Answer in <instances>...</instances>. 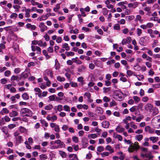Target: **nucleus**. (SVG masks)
<instances>
[{
    "label": "nucleus",
    "mask_w": 160,
    "mask_h": 160,
    "mask_svg": "<svg viewBox=\"0 0 160 160\" xmlns=\"http://www.w3.org/2000/svg\"><path fill=\"white\" fill-rule=\"evenodd\" d=\"M20 114L23 117H30L32 115V112L27 108H23L20 111Z\"/></svg>",
    "instance_id": "1"
},
{
    "label": "nucleus",
    "mask_w": 160,
    "mask_h": 160,
    "mask_svg": "<svg viewBox=\"0 0 160 160\" xmlns=\"http://www.w3.org/2000/svg\"><path fill=\"white\" fill-rule=\"evenodd\" d=\"M149 37L148 36H145L142 37L140 38L139 41V43L141 45L145 46L149 43Z\"/></svg>",
    "instance_id": "2"
},
{
    "label": "nucleus",
    "mask_w": 160,
    "mask_h": 160,
    "mask_svg": "<svg viewBox=\"0 0 160 160\" xmlns=\"http://www.w3.org/2000/svg\"><path fill=\"white\" fill-rule=\"evenodd\" d=\"M114 94L116 97V98L118 100L120 101L123 98V94L119 91H116L114 92Z\"/></svg>",
    "instance_id": "3"
},
{
    "label": "nucleus",
    "mask_w": 160,
    "mask_h": 160,
    "mask_svg": "<svg viewBox=\"0 0 160 160\" xmlns=\"http://www.w3.org/2000/svg\"><path fill=\"white\" fill-rule=\"evenodd\" d=\"M50 126L53 128L54 130L57 132H59L60 131V128L59 126L56 123H50Z\"/></svg>",
    "instance_id": "4"
},
{
    "label": "nucleus",
    "mask_w": 160,
    "mask_h": 160,
    "mask_svg": "<svg viewBox=\"0 0 160 160\" xmlns=\"http://www.w3.org/2000/svg\"><path fill=\"white\" fill-rule=\"evenodd\" d=\"M39 27L40 28V31L42 32H43L48 29L47 27L43 22H41L39 23Z\"/></svg>",
    "instance_id": "5"
},
{
    "label": "nucleus",
    "mask_w": 160,
    "mask_h": 160,
    "mask_svg": "<svg viewBox=\"0 0 160 160\" xmlns=\"http://www.w3.org/2000/svg\"><path fill=\"white\" fill-rule=\"evenodd\" d=\"M153 106L151 103H148L144 106V109L146 111L152 112V109H153Z\"/></svg>",
    "instance_id": "6"
},
{
    "label": "nucleus",
    "mask_w": 160,
    "mask_h": 160,
    "mask_svg": "<svg viewBox=\"0 0 160 160\" xmlns=\"http://www.w3.org/2000/svg\"><path fill=\"white\" fill-rule=\"evenodd\" d=\"M16 142L15 145L16 146H18L19 143H21L23 141L22 137L19 136L17 137L16 138Z\"/></svg>",
    "instance_id": "7"
},
{
    "label": "nucleus",
    "mask_w": 160,
    "mask_h": 160,
    "mask_svg": "<svg viewBox=\"0 0 160 160\" xmlns=\"http://www.w3.org/2000/svg\"><path fill=\"white\" fill-rule=\"evenodd\" d=\"M125 129L121 125H119L116 128V131L118 133H121L124 131Z\"/></svg>",
    "instance_id": "8"
},
{
    "label": "nucleus",
    "mask_w": 160,
    "mask_h": 160,
    "mask_svg": "<svg viewBox=\"0 0 160 160\" xmlns=\"http://www.w3.org/2000/svg\"><path fill=\"white\" fill-rule=\"evenodd\" d=\"M55 143L58 144L60 148L64 147L65 146L64 143L59 139L55 141Z\"/></svg>",
    "instance_id": "9"
},
{
    "label": "nucleus",
    "mask_w": 160,
    "mask_h": 160,
    "mask_svg": "<svg viewBox=\"0 0 160 160\" xmlns=\"http://www.w3.org/2000/svg\"><path fill=\"white\" fill-rule=\"evenodd\" d=\"M145 130L146 132H148L150 133H154V130L151 128L150 127L148 126H146L145 128Z\"/></svg>",
    "instance_id": "10"
},
{
    "label": "nucleus",
    "mask_w": 160,
    "mask_h": 160,
    "mask_svg": "<svg viewBox=\"0 0 160 160\" xmlns=\"http://www.w3.org/2000/svg\"><path fill=\"white\" fill-rule=\"evenodd\" d=\"M69 160H78V158L76 154H71L68 155Z\"/></svg>",
    "instance_id": "11"
},
{
    "label": "nucleus",
    "mask_w": 160,
    "mask_h": 160,
    "mask_svg": "<svg viewBox=\"0 0 160 160\" xmlns=\"http://www.w3.org/2000/svg\"><path fill=\"white\" fill-rule=\"evenodd\" d=\"M155 123L157 124V126L160 127V116H157L153 119Z\"/></svg>",
    "instance_id": "12"
},
{
    "label": "nucleus",
    "mask_w": 160,
    "mask_h": 160,
    "mask_svg": "<svg viewBox=\"0 0 160 160\" xmlns=\"http://www.w3.org/2000/svg\"><path fill=\"white\" fill-rule=\"evenodd\" d=\"M34 91L37 92L35 94L37 95L39 98H41V89L39 88H34Z\"/></svg>",
    "instance_id": "13"
},
{
    "label": "nucleus",
    "mask_w": 160,
    "mask_h": 160,
    "mask_svg": "<svg viewBox=\"0 0 160 160\" xmlns=\"http://www.w3.org/2000/svg\"><path fill=\"white\" fill-rule=\"evenodd\" d=\"M101 124L103 128H107L109 127L110 123L107 121H104L102 122Z\"/></svg>",
    "instance_id": "14"
},
{
    "label": "nucleus",
    "mask_w": 160,
    "mask_h": 160,
    "mask_svg": "<svg viewBox=\"0 0 160 160\" xmlns=\"http://www.w3.org/2000/svg\"><path fill=\"white\" fill-rule=\"evenodd\" d=\"M149 140L153 143H155L158 141L159 138L158 137L152 136L149 138Z\"/></svg>",
    "instance_id": "15"
},
{
    "label": "nucleus",
    "mask_w": 160,
    "mask_h": 160,
    "mask_svg": "<svg viewBox=\"0 0 160 160\" xmlns=\"http://www.w3.org/2000/svg\"><path fill=\"white\" fill-rule=\"evenodd\" d=\"M138 2H135L133 3H129L128 4V6L129 8H136L138 5Z\"/></svg>",
    "instance_id": "16"
},
{
    "label": "nucleus",
    "mask_w": 160,
    "mask_h": 160,
    "mask_svg": "<svg viewBox=\"0 0 160 160\" xmlns=\"http://www.w3.org/2000/svg\"><path fill=\"white\" fill-rule=\"evenodd\" d=\"M113 135L114 138L118 139L119 141H122V137L121 135L118 134L117 133L115 132L113 133Z\"/></svg>",
    "instance_id": "17"
},
{
    "label": "nucleus",
    "mask_w": 160,
    "mask_h": 160,
    "mask_svg": "<svg viewBox=\"0 0 160 160\" xmlns=\"http://www.w3.org/2000/svg\"><path fill=\"white\" fill-rule=\"evenodd\" d=\"M105 149L106 150L109 151V152L110 154L114 152V149L110 145L107 146L105 147Z\"/></svg>",
    "instance_id": "18"
},
{
    "label": "nucleus",
    "mask_w": 160,
    "mask_h": 160,
    "mask_svg": "<svg viewBox=\"0 0 160 160\" xmlns=\"http://www.w3.org/2000/svg\"><path fill=\"white\" fill-rule=\"evenodd\" d=\"M152 115L153 116L157 115L158 113V109L156 107H153L152 109Z\"/></svg>",
    "instance_id": "19"
},
{
    "label": "nucleus",
    "mask_w": 160,
    "mask_h": 160,
    "mask_svg": "<svg viewBox=\"0 0 160 160\" xmlns=\"http://www.w3.org/2000/svg\"><path fill=\"white\" fill-rule=\"evenodd\" d=\"M97 137V135L95 133L90 134L88 136V139H95Z\"/></svg>",
    "instance_id": "20"
},
{
    "label": "nucleus",
    "mask_w": 160,
    "mask_h": 160,
    "mask_svg": "<svg viewBox=\"0 0 160 160\" xmlns=\"http://www.w3.org/2000/svg\"><path fill=\"white\" fill-rule=\"evenodd\" d=\"M38 45L40 47H46L47 44L46 42H42L41 40H40L38 41Z\"/></svg>",
    "instance_id": "21"
},
{
    "label": "nucleus",
    "mask_w": 160,
    "mask_h": 160,
    "mask_svg": "<svg viewBox=\"0 0 160 160\" xmlns=\"http://www.w3.org/2000/svg\"><path fill=\"white\" fill-rule=\"evenodd\" d=\"M45 74L48 75H49L51 78L53 77V73L52 71L51 70H47L45 71Z\"/></svg>",
    "instance_id": "22"
},
{
    "label": "nucleus",
    "mask_w": 160,
    "mask_h": 160,
    "mask_svg": "<svg viewBox=\"0 0 160 160\" xmlns=\"http://www.w3.org/2000/svg\"><path fill=\"white\" fill-rule=\"evenodd\" d=\"M27 27L28 28H31L32 30H35L36 28V27L35 25H32L30 23H28L26 25Z\"/></svg>",
    "instance_id": "23"
},
{
    "label": "nucleus",
    "mask_w": 160,
    "mask_h": 160,
    "mask_svg": "<svg viewBox=\"0 0 160 160\" xmlns=\"http://www.w3.org/2000/svg\"><path fill=\"white\" fill-rule=\"evenodd\" d=\"M18 113L16 111H13L9 113V116L11 117H13L18 115Z\"/></svg>",
    "instance_id": "24"
},
{
    "label": "nucleus",
    "mask_w": 160,
    "mask_h": 160,
    "mask_svg": "<svg viewBox=\"0 0 160 160\" xmlns=\"http://www.w3.org/2000/svg\"><path fill=\"white\" fill-rule=\"evenodd\" d=\"M143 136L142 134H138L136 135L135 137V138L136 140L138 141H141L142 139Z\"/></svg>",
    "instance_id": "25"
},
{
    "label": "nucleus",
    "mask_w": 160,
    "mask_h": 160,
    "mask_svg": "<svg viewBox=\"0 0 160 160\" xmlns=\"http://www.w3.org/2000/svg\"><path fill=\"white\" fill-rule=\"evenodd\" d=\"M137 78L138 81H143L144 79V76L142 75H134Z\"/></svg>",
    "instance_id": "26"
},
{
    "label": "nucleus",
    "mask_w": 160,
    "mask_h": 160,
    "mask_svg": "<svg viewBox=\"0 0 160 160\" xmlns=\"http://www.w3.org/2000/svg\"><path fill=\"white\" fill-rule=\"evenodd\" d=\"M135 150H137V149H136L134 146L132 145L130 146L128 149V151L130 152H132Z\"/></svg>",
    "instance_id": "27"
},
{
    "label": "nucleus",
    "mask_w": 160,
    "mask_h": 160,
    "mask_svg": "<svg viewBox=\"0 0 160 160\" xmlns=\"http://www.w3.org/2000/svg\"><path fill=\"white\" fill-rule=\"evenodd\" d=\"M26 10V11H25V16L27 18H29L30 17V13L31 10L29 8H27V9Z\"/></svg>",
    "instance_id": "28"
},
{
    "label": "nucleus",
    "mask_w": 160,
    "mask_h": 160,
    "mask_svg": "<svg viewBox=\"0 0 160 160\" xmlns=\"http://www.w3.org/2000/svg\"><path fill=\"white\" fill-rule=\"evenodd\" d=\"M9 112L8 110L6 108H3L1 111L0 113L2 115H4L5 114L8 113Z\"/></svg>",
    "instance_id": "29"
},
{
    "label": "nucleus",
    "mask_w": 160,
    "mask_h": 160,
    "mask_svg": "<svg viewBox=\"0 0 160 160\" xmlns=\"http://www.w3.org/2000/svg\"><path fill=\"white\" fill-rule=\"evenodd\" d=\"M62 47L63 48H65L66 51H68L70 50V47L67 43H64L62 44Z\"/></svg>",
    "instance_id": "30"
},
{
    "label": "nucleus",
    "mask_w": 160,
    "mask_h": 160,
    "mask_svg": "<svg viewBox=\"0 0 160 160\" xmlns=\"http://www.w3.org/2000/svg\"><path fill=\"white\" fill-rule=\"evenodd\" d=\"M86 69V67L83 65H82L79 66L78 68V71L79 72H82Z\"/></svg>",
    "instance_id": "31"
},
{
    "label": "nucleus",
    "mask_w": 160,
    "mask_h": 160,
    "mask_svg": "<svg viewBox=\"0 0 160 160\" xmlns=\"http://www.w3.org/2000/svg\"><path fill=\"white\" fill-rule=\"evenodd\" d=\"M148 33L150 34V36L152 38H154L155 37V36L153 34V30L152 29H149L147 30Z\"/></svg>",
    "instance_id": "32"
},
{
    "label": "nucleus",
    "mask_w": 160,
    "mask_h": 160,
    "mask_svg": "<svg viewBox=\"0 0 160 160\" xmlns=\"http://www.w3.org/2000/svg\"><path fill=\"white\" fill-rule=\"evenodd\" d=\"M23 99L25 100H27L29 99V97L27 93H24L22 96Z\"/></svg>",
    "instance_id": "33"
},
{
    "label": "nucleus",
    "mask_w": 160,
    "mask_h": 160,
    "mask_svg": "<svg viewBox=\"0 0 160 160\" xmlns=\"http://www.w3.org/2000/svg\"><path fill=\"white\" fill-rule=\"evenodd\" d=\"M77 57H76L75 58H72V60H74V62L78 64H81L82 63V62L80 60H78Z\"/></svg>",
    "instance_id": "34"
},
{
    "label": "nucleus",
    "mask_w": 160,
    "mask_h": 160,
    "mask_svg": "<svg viewBox=\"0 0 160 160\" xmlns=\"http://www.w3.org/2000/svg\"><path fill=\"white\" fill-rule=\"evenodd\" d=\"M19 131L21 133H26L27 132L26 129L22 126H21L19 128Z\"/></svg>",
    "instance_id": "35"
},
{
    "label": "nucleus",
    "mask_w": 160,
    "mask_h": 160,
    "mask_svg": "<svg viewBox=\"0 0 160 160\" xmlns=\"http://www.w3.org/2000/svg\"><path fill=\"white\" fill-rule=\"evenodd\" d=\"M140 68L141 67L138 63L135 64L134 66V69L135 71H139Z\"/></svg>",
    "instance_id": "36"
},
{
    "label": "nucleus",
    "mask_w": 160,
    "mask_h": 160,
    "mask_svg": "<svg viewBox=\"0 0 160 160\" xmlns=\"http://www.w3.org/2000/svg\"><path fill=\"white\" fill-rule=\"evenodd\" d=\"M79 32V30L78 29H75L74 30L71 29L69 31V33L70 34L74 33L77 34Z\"/></svg>",
    "instance_id": "37"
},
{
    "label": "nucleus",
    "mask_w": 160,
    "mask_h": 160,
    "mask_svg": "<svg viewBox=\"0 0 160 160\" xmlns=\"http://www.w3.org/2000/svg\"><path fill=\"white\" fill-rule=\"evenodd\" d=\"M53 108V106L52 104H50L48 105L45 106L44 107V109L47 110H51Z\"/></svg>",
    "instance_id": "38"
},
{
    "label": "nucleus",
    "mask_w": 160,
    "mask_h": 160,
    "mask_svg": "<svg viewBox=\"0 0 160 160\" xmlns=\"http://www.w3.org/2000/svg\"><path fill=\"white\" fill-rule=\"evenodd\" d=\"M135 17L133 15L127 16L126 17L127 21H129L134 19Z\"/></svg>",
    "instance_id": "39"
},
{
    "label": "nucleus",
    "mask_w": 160,
    "mask_h": 160,
    "mask_svg": "<svg viewBox=\"0 0 160 160\" xmlns=\"http://www.w3.org/2000/svg\"><path fill=\"white\" fill-rule=\"evenodd\" d=\"M84 78L82 77H80L78 78V81L80 82L82 85L84 84Z\"/></svg>",
    "instance_id": "40"
},
{
    "label": "nucleus",
    "mask_w": 160,
    "mask_h": 160,
    "mask_svg": "<svg viewBox=\"0 0 160 160\" xmlns=\"http://www.w3.org/2000/svg\"><path fill=\"white\" fill-rule=\"evenodd\" d=\"M127 74L129 76H131L132 75L134 76L135 74L134 73L130 70H127Z\"/></svg>",
    "instance_id": "41"
},
{
    "label": "nucleus",
    "mask_w": 160,
    "mask_h": 160,
    "mask_svg": "<svg viewBox=\"0 0 160 160\" xmlns=\"http://www.w3.org/2000/svg\"><path fill=\"white\" fill-rule=\"evenodd\" d=\"M41 123L42 124V125L44 126L45 127H47L48 126V123L44 120H41L40 121Z\"/></svg>",
    "instance_id": "42"
},
{
    "label": "nucleus",
    "mask_w": 160,
    "mask_h": 160,
    "mask_svg": "<svg viewBox=\"0 0 160 160\" xmlns=\"http://www.w3.org/2000/svg\"><path fill=\"white\" fill-rule=\"evenodd\" d=\"M109 153L107 152H104L101 153V157L102 158H104L106 156H108L109 155Z\"/></svg>",
    "instance_id": "43"
},
{
    "label": "nucleus",
    "mask_w": 160,
    "mask_h": 160,
    "mask_svg": "<svg viewBox=\"0 0 160 160\" xmlns=\"http://www.w3.org/2000/svg\"><path fill=\"white\" fill-rule=\"evenodd\" d=\"M133 99L134 101H135L136 103L138 102L141 100L140 98L139 97L137 96H134L133 97Z\"/></svg>",
    "instance_id": "44"
},
{
    "label": "nucleus",
    "mask_w": 160,
    "mask_h": 160,
    "mask_svg": "<svg viewBox=\"0 0 160 160\" xmlns=\"http://www.w3.org/2000/svg\"><path fill=\"white\" fill-rule=\"evenodd\" d=\"M59 154L62 158H65L67 155L66 153L62 151H59Z\"/></svg>",
    "instance_id": "45"
},
{
    "label": "nucleus",
    "mask_w": 160,
    "mask_h": 160,
    "mask_svg": "<svg viewBox=\"0 0 160 160\" xmlns=\"http://www.w3.org/2000/svg\"><path fill=\"white\" fill-rule=\"evenodd\" d=\"M64 110L66 112H69L70 111V107L67 105H65L63 106Z\"/></svg>",
    "instance_id": "46"
},
{
    "label": "nucleus",
    "mask_w": 160,
    "mask_h": 160,
    "mask_svg": "<svg viewBox=\"0 0 160 160\" xmlns=\"http://www.w3.org/2000/svg\"><path fill=\"white\" fill-rule=\"evenodd\" d=\"M57 80L59 82H63L65 80V78L63 77L58 76L57 77Z\"/></svg>",
    "instance_id": "47"
},
{
    "label": "nucleus",
    "mask_w": 160,
    "mask_h": 160,
    "mask_svg": "<svg viewBox=\"0 0 160 160\" xmlns=\"http://www.w3.org/2000/svg\"><path fill=\"white\" fill-rule=\"evenodd\" d=\"M57 110L59 112H61L63 110V107L61 105H58L57 107Z\"/></svg>",
    "instance_id": "48"
},
{
    "label": "nucleus",
    "mask_w": 160,
    "mask_h": 160,
    "mask_svg": "<svg viewBox=\"0 0 160 160\" xmlns=\"http://www.w3.org/2000/svg\"><path fill=\"white\" fill-rule=\"evenodd\" d=\"M130 127L134 129H136L138 128L137 126L133 122H130Z\"/></svg>",
    "instance_id": "49"
},
{
    "label": "nucleus",
    "mask_w": 160,
    "mask_h": 160,
    "mask_svg": "<svg viewBox=\"0 0 160 160\" xmlns=\"http://www.w3.org/2000/svg\"><path fill=\"white\" fill-rule=\"evenodd\" d=\"M146 24L147 28H151L154 26L153 23L150 22L147 23Z\"/></svg>",
    "instance_id": "50"
},
{
    "label": "nucleus",
    "mask_w": 160,
    "mask_h": 160,
    "mask_svg": "<svg viewBox=\"0 0 160 160\" xmlns=\"http://www.w3.org/2000/svg\"><path fill=\"white\" fill-rule=\"evenodd\" d=\"M39 86L42 89H44L47 87L46 85L44 83H40L39 85Z\"/></svg>",
    "instance_id": "51"
},
{
    "label": "nucleus",
    "mask_w": 160,
    "mask_h": 160,
    "mask_svg": "<svg viewBox=\"0 0 160 160\" xmlns=\"http://www.w3.org/2000/svg\"><path fill=\"white\" fill-rule=\"evenodd\" d=\"M60 8V4H57L55 8L53 9V11L55 12H57L58 10Z\"/></svg>",
    "instance_id": "52"
},
{
    "label": "nucleus",
    "mask_w": 160,
    "mask_h": 160,
    "mask_svg": "<svg viewBox=\"0 0 160 160\" xmlns=\"http://www.w3.org/2000/svg\"><path fill=\"white\" fill-rule=\"evenodd\" d=\"M13 3L14 4L22 5V2L21 0H14Z\"/></svg>",
    "instance_id": "53"
},
{
    "label": "nucleus",
    "mask_w": 160,
    "mask_h": 160,
    "mask_svg": "<svg viewBox=\"0 0 160 160\" xmlns=\"http://www.w3.org/2000/svg\"><path fill=\"white\" fill-rule=\"evenodd\" d=\"M48 18L47 16L46 15H44L42 16L40 18V21H44L46 20Z\"/></svg>",
    "instance_id": "54"
},
{
    "label": "nucleus",
    "mask_w": 160,
    "mask_h": 160,
    "mask_svg": "<svg viewBox=\"0 0 160 160\" xmlns=\"http://www.w3.org/2000/svg\"><path fill=\"white\" fill-rule=\"evenodd\" d=\"M80 11L81 12V14L82 16L85 17L86 16V14L84 12V10L83 8H81L80 9Z\"/></svg>",
    "instance_id": "55"
},
{
    "label": "nucleus",
    "mask_w": 160,
    "mask_h": 160,
    "mask_svg": "<svg viewBox=\"0 0 160 160\" xmlns=\"http://www.w3.org/2000/svg\"><path fill=\"white\" fill-rule=\"evenodd\" d=\"M2 131L5 134H7L8 133V130L6 127H4L2 128Z\"/></svg>",
    "instance_id": "56"
},
{
    "label": "nucleus",
    "mask_w": 160,
    "mask_h": 160,
    "mask_svg": "<svg viewBox=\"0 0 160 160\" xmlns=\"http://www.w3.org/2000/svg\"><path fill=\"white\" fill-rule=\"evenodd\" d=\"M82 30L84 31L85 32H89L90 31V29L86 27H83L82 28Z\"/></svg>",
    "instance_id": "57"
},
{
    "label": "nucleus",
    "mask_w": 160,
    "mask_h": 160,
    "mask_svg": "<svg viewBox=\"0 0 160 160\" xmlns=\"http://www.w3.org/2000/svg\"><path fill=\"white\" fill-rule=\"evenodd\" d=\"M13 7L16 10L15 12H18L19 11V10L20 8V6L18 5H13Z\"/></svg>",
    "instance_id": "58"
},
{
    "label": "nucleus",
    "mask_w": 160,
    "mask_h": 160,
    "mask_svg": "<svg viewBox=\"0 0 160 160\" xmlns=\"http://www.w3.org/2000/svg\"><path fill=\"white\" fill-rule=\"evenodd\" d=\"M111 88L110 87L108 88H103V92L105 93H107L110 91L111 90Z\"/></svg>",
    "instance_id": "59"
},
{
    "label": "nucleus",
    "mask_w": 160,
    "mask_h": 160,
    "mask_svg": "<svg viewBox=\"0 0 160 160\" xmlns=\"http://www.w3.org/2000/svg\"><path fill=\"white\" fill-rule=\"evenodd\" d=\"M56 95H53L49 96L48 98L50 101H53L55 100Z\"/></svg>",
    "instance_id": "60"
},
{
    "label": "nucleus",
    "mask_w": 160,
    "mask_h": 160,
    "mask_svg": "<svg viewBox=\"0 0 160 160\" xmlns=\"http://www.w3.org/2000/svg\"><path fill=\"white\" fill-rule=\"evenodd\" d=\"M103 100L104 102H108L110 101V99L107 96H104L103 98Z\"/></svg>",
    "instance_id": "61"
},
{
    "label": "nucleus",
    "mask_w": 160,
    "mask_h": 160,
    "mask_svg": "<svg viewBox=\"0 0 160 160\" xmlns=\"http://www.w3.org/2000/svg\"><path fill=\"white\" fill-rule=\"evenodd\" d=\"M72 140L74 142L76 143H78L79 141L78 138L76 136H74L72 137Z\"/></svg>",
    "instance_id": "62"
},
{
    "label": "nucleus",
    "mask_w": 160,
    "mask_h": 160,
    "mask_svg": "<svg viewBox=\"0 0 160 160\" xmlns=\"http://www.w3.org/2000/svg\"><path fill=\"white\" fill-rule=\"evenodd\" d=\"M42 53L47 58H50V57L48 55L47 52L46 50H43L42 51Z\"/></svg>",
    "instance_id": "63"
},
{
    "label": "nucleus",
    "mask_w": 160,
    "mask_h": 160,
    "mask_svg": "<svg viewBox=\"0 0 160 160\" xmlns=\"http://www.w3.org/2000/svg\"><path fill=\"white\" fill-rule=\"evenodd\" d=\"M142 32L141 29L139 28L137 29V35L138 36H140L142 34Z\"/></svg>",
    "instance_id": "64"
}]
</instances>
